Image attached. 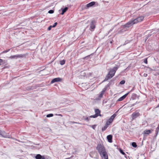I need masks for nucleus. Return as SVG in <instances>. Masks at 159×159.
<instances>
[{
    "label": "nucleus",
    "instance_id": "nucleus-1",
    "mask_svg": "<svg viewBox=\"0 0 159 159\" xmlns=\"http://www.w3.org/2000/svg\"><path fill=\"white\" fill-rule=\"evenodd\" d=\"M119 68V66H116L114 67L112 69H110L106 76L103 81H107L115 75L116 71Z\"/></svg>",
    "mask_w": 159,
    "mask_h": 159
},
{
    "label": "nucleus",
    "instance_id": "nucleus-2",
    "mask_svg": "<svg viewBox=\"0 0 159 159\" xmlns=\"http://www.w3.org/2000/svg\"><path fill=\"white\" fill-rule=\"evenodd\" d=\"M96 148L99 154L106 151L105 147L102 143H98Z\"/></svg>",
    "mask_w": 159,
    "mask_h": 159
},
{
    "label": "nucleus",
    "instance_id": "nucleus-3",
    "mask_svg": "<svg viewBox=\"0 0 159 159\" xmlns=\"http://www.w3.org/2000/svg\"><path fill=\"white\" fill-rule=\"evenodd\" d=\"M96 20L93 19L91 20L90 23L89 30L91 31H93L96 28Z\"/></svg>",
    "mask_w": 159,
    "mask_h": 159
},
{
    "label": "nucleus",
    "instance_id": "nucleus-4",
    "mask_svg": "<svg viewBox=\"0 0 159 159\" xmlns=\"http://www.w3.org/2000/svg\"><path fill=\"white\" fill-rule=\"evenodd\" d=\"M135 24L134 21V20H132L129 21L125 24L123 26L124 28H129L133 25Z\"/></svg>",
    "mask_w": 159,
    "mask_h": 159
},
{
    "label": "nucleus",
    "instance_id": "nucleus-5",
    "mask_svg": "<svg viewBox=\"0 0 159 159\" xmlns=\"http://www.w3.org/2000/svg\"><path fill=\"white\" fill-rule=\"evenodd\" d=\"M116 116V115L115 114L112 115L110 118L107 120L106 123V124L109 126L113 121L114 119Z\"/></svg>",
    "mask_w": 159,
    "mask_h": 159
},
{
    "label": "nucleus",
    "instance_id": "nucleus-6",
    "mask_svg": "<svg viewBox=\"0 0 159 159\" xmlns=\"http://www.w3.org/2000/svg\"><path fill=\"white\" fill-rule=\"evenodd\" d=\"M144 17L143 16H139L137 18L134 19V22L135 24H137L138 22H141L143 21Z\"/></svg>",
    "mask_w": 159,
    "mask_h": 159
},
{
    "label": "nucleus",
    "instance_id": "nucleus-7",
    "mask_svg": "<svg viewBox=\"0 0 159 159\" xmlns=\"http://www.w3.org/2000/svg\"><path fill=\"white\" fill-rule=\"evenodd\" d=\"M140 113L139 112H133L131 115L132 120H133L135 119L136 118L140 116Z\"/></svg>",
    "mask_w": 159,
    "mask_h": 159
},
{
    "label": "nucleus",
    "instance_id": "nucleus-8",
    "mask_svg": "<svg viewBox=\"0 0 159 159\" xmlns=\"http://www.w3.org/2000/svg\"><path fill=\"white\" fill-rule=\"evenodd\" d=\"M100 155L102 159H108V156L106 151L100 154Z\"/></svg>",
    "mask_w": 159,
    "mask_h": 159
},
{
    "label": "nucleus",
    "instance_id": "nucleus-9",
    "mask_svg": "<svg viewBox=\"0 0 159 159\" xmlns=\"http://www.w3.org/2000/svg\"><path fill=\"white\" fill-rule=\"evenodd\" d=\"M95 4V2L94 1L88 4H87L86 6L84 7V9H88L89 8L93 7Z\"/></svg>",
    "mask_w": 159,
    "mask_h": 159
},
{
    "label": "nucleus",
    "instance_id": "nucleus-10",
    "mask_svg": "<svg viewBox=\"0 0 159 159\" xmlns=\"http://www.w3.org/2000/svg\"><path fill=\"white\" fill-rule=\"evenodd\" d=\"M17 59L18 58H25L26 56L28 55V53H26L25 54H17Z\"/></svg>",
    "mask_w": 159,
    "mask_h": 159
},
{
    "label": "nucleus",
    "instance_id": "nucleus-11",
    "mask_svg": "<svg viewBox=\"0 0 159 159\" xmlns=\"http://www.w3.org/2000/svg\"><path fill=\"white\" fill-rule=\"evenodd\" d=\"M61 79L60 78H55L52 79L51 82V83L52 84L55 82H58L61 81Z\"/></svg>",
    "mask_w": 159,
    "mask_h": 159
},
{
    "label": "nucleus",
    "instance_id": "nucleus-12",
    "mask_svg": "<svg viewBox=\"0 0 159 159\" xmlns=\"http://www.w3.org/2000/svg\"><path fill=\"white\" fill-rule=\"evenodd\" d=\"M129 93L130 92H128L121 97H120L118 99L117 101H120L123 100L125 98L127 97V96L128 95Z\"/></svg>",
    "mask_w": 159,
    "mask_h": 159
},
{
    "label": "nucleus",
    "instance_id": "nucleus-13",
    "mask_svg": "<svg viewBox=\"0 0 159 159\" xmlns=\"http://www.w3.org/2000/svg\"><path fill=\"white\" fill-rule=\"evenodd\" d=\"M153 131L152 129L151 130H146L143 131L144 134L149 135V134L152 133V132Z\"/></svg>",
    "mask_w": 159,
    "mask_h": 159
},
{
    "label": "nucleus",
    "instance_id": "nucleus-14",
    "mask_svg": "<svg viewBox=\"0 0 159 159\" xmlns=\"http://www.w3.org/2000/svg\"><path fill=\"white\" fill-rule=\"evenodd\" d=\"M107 138L108 142L109 143L112 142V135L110 134L107 135Z\"/></svg>",
    "mask_w": 159,
    "mask_h": 159
},
{
    "label": "nucleus",
    "instance_id": "nucleus-15",
    "mask_svg": "<svg viewBox=\"0 0 159 159\" xmlns=\"http://www.w3.org/2000/svg\"><path fill=\"white\" fill-rule=\"evenodd\" d=\"M95 114L98 116H101L100 114V111L98 109H96L95 110Z\"/></svg>",
    "mask_w": 159,
    "mask_h": 159
},
{
    "label": "nucleus",
    "instance_id": "nucleus-16",
    "mask_svg": "<svg viewBox=\"0 0 159 159\" xmlns=\"http://www.w3.org/2000/svg\"><path fill=\"white\" fill-rule=\"evenodd\" d=\"M68 8L67 7H65L64 9H61L62 10V12L61 13V14L62 15H63L64 13L68 10Z\"/></svg>",
    "mask_w": 159,
    "mask_h": 159
},
{
    "label": "nucleus",
    "instance_id": "nucleus-17",
    "mask_svg": "<svg viewBox=\"0 0 159 159\" xmlns=\"http://www.w3.org/2000/svg\"><path fill=\"white\" fill-rule=\"evenodd\" d=\"M104 93L102 92L101 91L99 94L98 98H97V99L99 100L100 99L102 98V97L103 95L104 94Z\"/></svg>",
    "mask_w": 159,
    "mask_h": 159
},
{
    "label": "nucleus",
    "instance_id": "nucleus-18",
    "mask_svg": "<svg viewBox=\"0 0 159 159\" xmlns=\"http://www.w3.org/2000/svg\"><path fill=\"white\" fill-rule=\"evenodd\" d=\"M108 125H107L105 124V126L102 128V132H103V131H104L105 130L107 129V128L108 127Z\"/></svg>",
    "mask_w": 159,
    "mask_h": 159
},
{
    "label": "nucleus",
    "instance_id": "nucleus-19",
    "mask_svg": "<svg viewBox=\"0 0 159 159\" xmlns=\"http://www.w3.org/2000/svg\"><path fill=\"white\" fill-rule=\"evenodd\" d=\"M42 156L40 154H37L35 157V158L36 159H41L42 158Z\"/></svg>",
    "mask_w": 159,
    "mask_h": 159
},
{
    "label": "nucleus",
    "instance_id": "nucleus-20",
    "mask_svg": "<svg viewBox=\"0 0 159 159\" xmlns=\"http://www.w3.org/2000/svg\"><path fill=\"white\" fill-rule=\"evenodd\" d=\"M5 134V132H2L1 131H0V134L4 138H7V136Z\"/></svg>",
    "mask_w": 159,
    "mask_h": 159
},
{
    "label": "nucleus",
    "instance_id": "nucleus-21",
    "mask_svg": "<svg viewBox=\"0 0 159 159\" xmlns=\"http://www.w3.org/2000/svg\"><path fill=\"white\" fill-rule=\"evenodd\" d=\"M137 97V95L135 93H133L132 95L131 98L132 99L134 100V99H135Z\"/></svg>",
    "mask_w": 159,
    "mask_h": 159
},
{
    "label": "nucleus",
    "instance_id": "nucleus-22",
    "mask_svg": "<svg viewBox=\"0 0 159 159\" xmlns=\"http://www.w3.org/2000/svg\"><path fill=\"white\" fill-rule=\"evenodd\" d=\"M9 58L11 59H17L16 55L11 56L9 57Z\"/></svg>",
    "mask_w": 159,
    "mask_h": 159
},
{
    "label": "nucleus",
    "instance_id": "nucleus-23",
    "mask_svg": "<svg viewBox=\"0 0 159 159\" xmlns=\"http://www.w3.org/2000/svg\"><path fill=\"white\" fill-rule=\"evenodd\" d=\"M159 131V126L158 125V126L157 128L156 131H156V136H157V135L158 134Z\"/></svg>",
    "mask_w": 159,
    "mask_h": 159
},
{
    "label": "nucleus",
    "instance_id": "nucleus-24",
    "mask_svg": "<svg viewBox=\"0 0 159 159\" xmlns=\"http://www.w3.org/2000/svg\"><path fill=\"white\" fill-rule=\"evenodd\" d=\"M51 157L48 156L45 157L44 156H43L42 158L41 159H51Z\"/></svg>",
    "mask_w": 159,
    "mask_h": 159
},
{
    "label": "nucleus",
    "instance_id": "nucleus-25",
    "mask_svg": "<svg viewBox=\"0 0 159 159\" xmlns=\"http://www.w3.org/2000/svg\"><path fill=\"white\" fill-rule=\"evenodd\" d=\"M65 63V60H62L60 61V64L61 65H64Z\"/></svg>",
    "mask_w": 159,
    "mask_h": 159
},
{
    "label": "nucleus",
    "instance_id": "nucleus-26",
    "mask_svg": "<svg viewBox=\"0 0 159 159\" xmlns=\"http://www.w3.org/2000/svg\"><path fill=\"white\" fill-rule=\"evenodd\" d=\"M132 145L133 147L134 148H136L137 147V145L136 143L134 142L132 143Z\"/></svg>",
    "mask_w": 159,
    "mask_h": 159
},
{
    "label": "nucleus",
    "instance_id": "nucleus-27",
    "mask_svg": "<svg viewBox=\"0 0 159 159\" xmlns=\"http://www.w3.org/2000/svg\"><path fill=\"white\" fill-rule=\"evenodd\" d=\"M10 50V49H8L7 50H4L2 52L1 54H3L4 53H7Z\"/></svg>",
    "mask_w": 159,
    "mask_h": 159
},
{
    "label": "nucleus",
    "instance_id": "nucleus-28",
    "mask_svg": "<svg viewBox=\"0 0 159 159\" xmlns=\"http://www.w3.org/2000/svg\"><path fill=\"white\" fill-rule=\"evenodd\" d=\"M53 116L52 114H49L47 115L46 116L47 117H50Z\"/></svg>",
    "mask_w": 159,
    "mask_h": 159
},
{
    "label": "nucleus",
    "instance_id": "nucleus-29",
    "mask_svg": "<svg viewBox=\"0 0 159 159\" xmlns=\"http://www.w3.org/2000/svg\"><path fill=\"white\" fill-rule=\"evenodd\" d=\"M98 116V115H97L96 114H95L94 115L90 116V117H91V118L93 117V118H95L97 117Z\"/></svg>",
    "mask_w": 159,
    "mask_h": 159
},
{
    "label": "nucleus",
    "instance_id": "nucleus-30",
    "mask_svg": "<svg viewBox=\"0 0 159 159\" xmlns=\"http://www.w3.org/2000/svg\"><path fill=\"white\" fill-rule=\"evenodd\" d=\"M125 80H122L120 81V84H123L125 83Z\"/></svg>",
    "mask_w": 159,
    "mask_h": 159
},
{
    "label": "nucleus",
    "instance_id": "nucleus-31",
    "mask_svg": "<svg viewBox=\"0 0 159 159\" xmlns=\"http://www.w3.org/2000/svg\"><path fill=\"white\" fill-rule=\"evenodd\" d=\"M120 152L123 155H125V153L121 149H120Z\"/></svg>",
    "mask_w": 159,
    "mask_h": 159
},
{
    "label": "nucleus",
    "instance_id": "nucleus-32",
    "mask_svg": "<svg viewBox=\"0 0 159 159\" xmlns=\"http://www.w3.org/2000/svg\"><path fill=\"white\" fill-rule=\"evenodd\" d=\"M54 11L52 10H51L49 11L48 13L50 14H52L54 13Z\"/></svg>",
    "mask_w": 159,
    "mask_h": 159
},
{
    "label": "nucleus",
    "instance_id": "nucleus-33",
    "mask_svg": "<svg viewBox=\"0 0 159 159\" xmlns=\"http://www.w3.org/2000/svg\"><path fill=\"white\" fill-rule=\"evenodd\" d=\"M97 125H90L93 129H95Z\"/></svg>",
    "mask_w": 159,
    "mask_h": 159
},
{
    "label": "nucleus",
    "instance_id": "nucleus-34",
    "mask_svg": "<svg viewBox=\"0 0 159 159\" xmlns=\"http://www.w3.org/2000/svg\"><path fill=\"white\" fill-rule=\"evenodd\" d=\"M107 88L106 87H105V88H104L103 89L102 91V92L104 93V92H105V91L107 90Z\"/></svg>",
    "mask_w": 159,
    "mask_h": 159
},
{
    "label": "nucleus",
    "instance_id": "nucleus-35",
    "mask_svg": "<svg viewBox=\"0 0 159 159\" xmlns=\"http://www.w3.org/2000/svg\"><path fill=\"white\" fill-rule=\"evenodd\" d=\"M111 84V83L110 82L108 84H107L106 87L107 88L108 87H109Z\"/></svg>",
    "mask_w": 159,
    "mask_h": 159
},
{
    "label": "nucleus",
    "instance_id": "nucleus-36",
    "mask_svg": "<svg viewBox=\"0 0 159 159\" xmlns=\"http://www.w3.org/2000/svg\"><path fill=\"white\" fill-rule=\"evenodd\" d=\"M52 27H52V25H50V26L48 28V30H50L51 29V28Z\"/></svg>",
    "mask_w": 159,
    "mask_h": 159
},
{
    "label": "nucleus",
    "instance_id": "nucleus-37",
    "mask_svg": "<svg viewBox=\"0 0 159 159\" xmlns=\"http://www.w3.org/2000/svg\"><path fill=\"white\" fill-rule=\"evenodd\" d=\"M57 22H55L54 23V25L52 26L53 27H55L57 25Z\"/></svg>",
    "mask_w": 159,
    "mask_h": 159
},
{
    "label": "nucleus",
    "instance_id": "nucleus-38",
    "mask_svg": "<svg viewBox=\"0 0 159 159\" xmlns=\"http://www.w3.org/2000/svg\"><path fill=\"white\" fill-rule=\"evenodd\" d=\"M7 62V60H3V61L2 62V64H5Z\"/></svg>",
    "mask_w": 159,
    "mask_h": 159
},
{
    "label": "nucleus",
    "instance_id": "nucleus-39",
    "mask_svg": "<svg viewBox=\"0 0 159 159\" xmlns=\"http://www.w3.org/2000/svg\"><path fill=\"white\" fill-rule=\"evenodd\" d=\"M144 62L145 63H146V64H147V63H148V61H147V58L145 59L144 60Z\"/></svg>",
    "mask_w": 159,
    "mask_h": 159
},
{
    "label": "nucleus",
    "instance_id": "nucleus-40",
    "mask_svg": "<svg viewBox=\"0 0 159 159\" xmlns=\"http://www.w3.org/2000/svg\"><path fill=\"white\" fill-rule=\"evenodd\" d=\"M27 89L28 90H31L32 89V87H28L27 88Z\"/></svg>",
    "mask_w": 159,
    "mask_h": 159
},
{
    "label": "nucleus",
    "instance_id": "nucleus-41",
    "mask_svg": "<svg viewBox=\"0 0 159 159\" xmlns=\"http://www.w3.org/2000/svg\"><path fill=\"white\" fill-rule=\"evenodd\" d=\"M85 120H87L88 121H89L90 120L89 118L88 117L86 118L85 119Z\"/></svg>",
    "mask_w": 159,
    "mask_h": 159
},
{
    "label": "nucleus",
    "instance_id": "nucleus-42",
    "mask_svg": "<svg viewBox=\"0 0 159 159\" xmlns=\"http://www.w3.org/2000/svg\"><path fill=\"white\" fill-rule=\"evenodd\" d=\"M125 156V157L127 159H128V158H129V156H127V155L125 154V155H124Z\"/></svg>",
    "mask_w": 159,
    "mask_h": 159
},
{
    "label": "nucleus",
    "instance_id": "nucleus-43",
    "mask_svg": "<svg viewBox=\"0 0 159 159\" xmlns=\"http://www.w3.org/2000/svg\"><path fill=\"white\" fill-rule=\"evenodd\" d=\"M70 122L72 124H75V123L77 124V123H78L75 122H74V121H71Z\"/></svg>",
    "mask_w": 159,
    "mask_h": 159
},
{
    "label": "nucleus",
    "instance_id": "nucleus-44",
    "mask_svg": "<svg viewBox=\"0 0 159 159\" xmlns=\"http://www.w3.org/2000/svg\"><path fill=\"white\" fill-rule=\"evenodd\" d=\"M148 75L146 73H144L143 74V76L145 77H147Z\"/></svg>",
    "mask_w": 159,
    "mask_h": 159
},
{
    "label": "nucleus",
    "instance_id": "nucleus-45",
    "mask_svg": "<svg viewBox=\"0 0 159 159\" xmlns=\"http://www.w3.org/2000/svg\"><path fill=\"white\" fill-rule=\"evenodd\" d=\"M3 61V60L2 59L0 58V63L2 64L1 63H2Z\"/></svg>",
    "mask_w": 159,
    "mask_h": 159
},
{
    "label": "nucleus",
    "instance_id": "nucleus-46",
    "mask_svg": "<svg viewBox=\"0 0 159 159\" xmlns=\"http://www.w3.org/2000/svg\"><path fill=\"white\" fill-rule=\"evenodd\" d=\"M94 153H96V154H97V157L96 158H98V154H97V153L96 152H94ZM94 157V158H95V157Z\"/></svg>",
    "mask_w": 159,
    "mask_h": 159
},
{
    "label": "nucleus",
    "instance_id": "nucleus-47",
    "mask_svg": "<svg viewBox=\"0 0 159 159\" xmlns=\"http://www.w3.org/2000/svg\"><path fill=\"white\" fill-rule=\"evenodd\" d=\"M90 55H89V56H86L84 58L85 59H87V58H88L90 56Z\"/></svg>",
    "mask_w": 159,
    "mask_h": 159
},
{
    "label": "nucleus",
    "instance_id": "nucleus-48",
    "mask_svg": "<svg viewBox=\"0 0 159 159\" xmlns=\"http://www.w3.org/2000/svg\"><path fill=\"white\" fill-rule=\"evenodd\" d=\"M136 104V103L133 104L131 105V107L133 106H134V105H135Z\"/></svg>",
    "mask_w": 159,
    "mask_h": 159
},
{
    "label": "nucleus",
    "instance_id": "nucleus-49",
    "mask_svg": "<svg viewBox=\"0 0 159 159\" xmlns=\"http://www.w3.org/2000/svg\"><path fill=\"white\" fill-rule=\"evenodd\" d=\"M72 156L71 157H70L67 158H66L65 159H70L71 158H72Z\"/></svg>",
    "mask_w": 159,
    "mask_h": 159
},
{
    "label": "nucleus",
    "instance_id": "nucleus-50",
    "mask_svg": "<svg viewBox=\"0 0 159 159\" xmlns=\"http://www.w3.org/2000/svg\"><path fill=\"white\" fill-rule=\"evenodd\" d=\"M113 40H112L111 41H110V43H113Z\"/></svg>",
    "mask_w": 159,
    "mask_h": 159
},
{
    "label": "nucleus",
    "instance_id": "nucleus-51",
    "mask_svg": "<svg viewBox=\"0 0 159 159\" xmlns=\"http://www.w3.org/2000/svg\"><path fill=\"white\" fill-rule=\"evenodd\" d=\"M157 107H159V104H158V105L157 106Z\"/></svg>",
    "mask_w": 159,
    "mask_h": 159
},
{
    "label": "nucleus",
    "instance_id": "nucleus-52",
    "mask_svg": "<svg viewBox=\"0 0 159 159\" xmlns=\"http://www.w3.org/2000/svg\"><path fill=\"white\" fill-rule=\"evenodd\" d=\"M89 74H90V75H91L92 74V73H89Z\"/></svg>",
    "mask_w": 159,
    "mask_h": 159
},
{
    "label": "nucleus",
    "instance_id": "nucleus-53",
    "mask_svg": "<svg viewBox=\"0 0 159 159\" xmlns=\"http://www.w3.org/2000/svg\"><path fill=\"white\" fill-rule=\"evenodd\" d=\"M59 115L60 116H62V115H61V114H60V115Z\"/></svg>",
    "mask_w": 159,
    "mask_h": 159
},
{
    "label": "nucleus",
    "instance_id": "nucleus-54",
    "mask_svg": "<svg viewBox=\"0 0 159 159\" xmlns=\"http://www.w3.org/2000/svg\"><path fill=\"white\" fill-rule=\"evenodd\" d=\"M2 65V64L1 63H0V66Z\"/></svg>",
    "mask_w": 159,
    "mask_h": 159
},
{
    "label": "nucleus",
    "instance_id": "nucleus-55",
    "mask_svg": "<svg viewBox=\"0 0 159 159\" xmlns=\"http://www.w3.org/2000/svg\"><path fill=\"white\" fill-rule=\"evenodd\" d=\"M91 157H93V156H91Z\"/></svg>",
    "mask_w": 159,
    "mask_h": 159
},
{
    "label": "nucleus",
    "instance_id": "nucleus-56",
    "mask_svg": "<svg viewBox=\"0 0 159 159\" xmlns=\"http://www.w3.org/2000/svg\"><path fill=\"white\" fill-rule=\"evenodd\" d=\"M5 68V67H4V68Z\"/></svg>",
    "mask_w": 159,
    "mask_h": 159
},
{
    "label": "nucleus",
    "instance_id": "nucleus-57",
    "mask_svg": "<svg viewBox=\"0 0 159 159\" xmlns=\"http://www.w3.org/2000/svg\"><path fill=\"white\" fill-rule=\"evenodd\" d=\"M132 91V90H131L130 92H131Z\"/></svg>",
    "mask_w": 159,
    "mask_h": 159
}]
</instances>
